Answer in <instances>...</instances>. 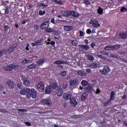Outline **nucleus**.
Returning a JSON list of instances; mask_svg holds the SVG:
<instances>
[{
    "instance_id": "f257e3e1",
    "label": "nucleus",
    "mask_w": 127,
    "mask_h": 127,
    "mask_svg": "<svg viewBox=\"0 0 127 127\" xmlns=\"http://www.w3.org/2000/svg\"><path fill=\"white\" fill-rule=\"evenodd\" d=\"M26 96L28 99L31 97L33 99H35L37 97V92L34 88H32L31 90L30 89V91L27 94Z\"/></svg>"
},
{
    "instance_id": "f03ea898",
    "label": "nucleus",
    "mask_w": 127,
    "mask_h": 127,
    "mask_svg": "<svg viewBox=\"0 0 127 127\" xmlns=\"http://www.w3.org/2000/svg\"><path fill=\"white\" fill-rule=\"evenodd\" d=\"M14 50V48H11V47H9L8 49L4 50L2 49L1 51H0V58L3 55V54L4 53L5 55L6 54H10L11 52H12Z\"/></svg>"
},
{
    "instance_id": "7ed1b4c3",
    "label": "nucleus",
    "mask_w": 127,
    "mask_h": 127,
    "mask_svg": "<svg viewBox=\"0 0 127 127\" xmlns=\"http://www.w3.org/2000/svg\"><path fill=\"white\" fill-rule=\"evenodd\" d=\"M19 68V65H15L14 64H9L3 67V69L5 71H12L13 69H16Z\"/></svg>"
},
{
    "instance_id": "20e7f679",
    "label": "nucleus",
    "mask_w": 127,
    "mask_h": 127,
    "mask_svg": "<svg viewBox=\"0 0 127 127\" xmlns=\"http://www.w3.org/2000/svg\"><path fill=\"white\" fill-rule=\"evenodd\" d=\"M110 71H111L110 67L108 65H105L104 68L102 70H100V72L102 75H107Z\"/></svg>"
},
{
    "instance_id": "39448f33",
    "label": "nucleus",
    "mask_w": 127,
    "mask_h": 127,
    "mask_svg": "<svg viewBox=\"0 0 127 127\" xmlns=\"http://www.w3.org/2000/svg\"><path fill=\"white\" fill-rule=\"evenodd\" d=\"M63 99L64 100V101H67V100H71L72 99V93H66L64 94L63 96Z\"/></svg>"
},
{
    "instance_id": "423d86ee",
    "label": "nucleus",
    "mask_w": 127,
    "mask_h": 127,
    "mask_svg": "<svg viewBox=\"0 0 127 127\" xmlns=\"http://www.w3.org/2000/svg\"><path fill=\"white\" fill-rule=\"evenodd\" d=\"M41 103L44 105H47V106H49V107L52 105V102H51V100L50 99H43L41 101Z\"/></svg>"
},
{
    "instance_id": "0eeeda50",
    "label": "nucleus",
    "mask_w": 127,
    "mask_h": 127,
    "mask_svg": "<svg viewBox=\"0 0 127 127\" xmlns=\"http://www.w3.org/2000/svg\"><path fill=\"white\" fill-rule=\"evenodd\" d=\"M7 85L10 89H13L14 86H15V83H14V81H11V80H9L7 81Z\"/></svg>"
},
{
    "instance_id": "6e6552de",
    "label": "nucleus",
    "mask_w": 127,
    "mask_h": 127,
    "mask_svg": "<svg viewBox=\"0 0 127 127\" xmlns=\"http://www.w3.org/2000/svg\"><path fill=\"white\" fill-rule=\"evenodd\" d=\"M70 103L71 106H73V107H76V105L78 104V102L76 101V98H75L74 97H72L70 99Z\"/></svg>"
},
{
    "instance_id": "1a4fd4ad",
    "label": "nucleus",
    "mask_w": 127,
    "mask_h": 127,
    "mask_svg": "<svg viewBox=\"0 0 127 127\" xmlns=\"http://www.w3.org/2000/svg\"><path fill=\"white\" fill-rule=\"evenodd\" d=\"M49 26V24H48V22L47 21H45L43 22L40 27L41 29H44V28H48Z\"/></svg>"
},
{
    "instance_id": "9d476101",
    "label": "nucleus",
    "mask_w": 127,
    "mask_h": 127,
    "mask_svg": "<svg viewBox=\"0 0 127 127\" xmlns=\"http://www.w3.org/2000/svg\"><path fill=\"white\" fill-rule=\"evenodd\" d=\"M57 90H58V96H59V97H61V96L63 95V89L61 88V86H59L57 87Z\"/></svg>"
},
{
    "instance_id": "9b49d317",
    "label": "nucleus",
    "mask_w": 127,
    "mask_h": 127,
    "mask_svg": "<svg viewBox=\"0 0 127 127\" xmlns=\"http://www.w3.org/2000/svg\"><path fill=\"white\" fill-rule=\"evenodd\" d=\"M29 92H30V89L26 88V89H22L20 92V94L21 95H24L26 94H28V93H29Z\"/></svg>"
},
{
    "instance_id": "f8f14e48",
    "label": "nucleus",
    "mask_w": 127,
    "mask_h": 127,
    "mask_svg": "<svg viewBox=\"0 0 127 127\" xmlns=\"http://www.w3.org/2000/svg\"><path fill=\"white\" fill-rule=\"evenodd\" d=\"M49 86H50L51 88H52L53 89H54V90H55L56 88H58L57 82L55 81L51 82L50 83V85Z\"/></svg>"
},
{
    "instance_id": "ddd939ff",
    "label": "nucleus",
    "mask_w": 127,
    "mask_h": 127,
    "mask_svg": "<svg viewBox=\"0 0 127 127\" xmlns=\"http://www.w3.org/2000/svg\"><path fill=\"white\" fill-rule=\"evenodd\" d=\"M54 64H56L57 65H60V64H64V65H65V64H68V62L67 61L63 62V61L58 60L54 62Z\"/></svg>"
},
{
    "instance_id": "4468645a",
    "label": "nucleus",
    "mask_w": 127,
    "mask_h": 127,
    "mask_svg": "<svg viewBox=\"0 0 127 127\" xmlns=\"http://www.w3.org/2000/svg\"><path fill=\"white\" fill-rule=\"evenodd\" d=\"M79 84V80L77 79H74L73 80H70L69 82V85L70 86H74V85H77Z\"/></svg>"
},
{
    "instance_id": "2eb2a0df",
    "label": "nucleus",
    "mask_w": 127,
    "mask_h": 127,
    "mask_svg": "<svg viewBox=\"0 0 127 127\" xmlns=\"http://www.w3.org/2000/svg\"><path fill=\"white\" fill-rule=\"evenodd\" d=\"M71 11L65 10L62 12V15L65 17L70 16Z\"/></svg>"
},
{
    "instance_id": "dca6fc26",
    "label": "nucleus",
    "mask_w": 127,
    "mask_h": 127,
    "mask_svg": "<svg viewBox=\"0 0 127 127\" xmlns=\"http://www.w3.org/2000/svg\"><path fill=\"white\" fill-rule=\"evenodd\" d=\"M92 89V86H91L90 84H88V85H87V87L84 88V91H86L85 92H87V93H91Z\"/></svg>"
},
{
    "instance_id": "f3484780",
    "label": "nucleus",
    "mask_w": 127,
    "mask_h": 127,
    "mask_svg": "<svg viewBox=\"0 0 127 127\" xmlns=\"http://www.w3.org/2000/svg\"><path fill=\"white\" fill-rule=\"evenodd\" d=\"M23 84L25 85V86H26L27 87H29V86H30V81L27 79L26 78H24L23 79Z\"/></svg>"
},
{
    "instance_id": "a211bd4d",
    "label": "nucleus",
    "mask_w": 127,
    "mask_h": 127,
    "mask_svg": "<svg viewBox=\"0 0 127 127\" xmlns=\"http://www.w3.org/2000/svg\"><path fill=\"white\" fill-rule=\"evenodd\" d=\"M78 46L80 48H81V49H83V50H89V49H90V46L87 45L84 46L83 45H79Z\"/></svg>"
},
{
    "instance_id": "6ab92c4d",
    "label": "nucleus",
    "mask_w": 127,
    "mask_h": 127,
    "mask_svg": "<svg viewBox=\"0 0 127 127\" xmlns=\"http://www.w3.org/2000/svg\"><path fill=\"white\" fill-rule=\"evenodd\" d=\"M88 95H89V93L88 92H84L82 94L81 96V100L82 101H85L86 99L87 98V97H88Z\"/></svg>"
},
{
    "instance_id": "aec40b11",
    "label": "nucleus",
    "mask_w": 127,
    "mask_h": 127,
    "mask_svg": "<svg viewBox=\"0 0 127 127\" xmlns=\"http://www.w3.org/2000/svg\"><path fill=\"white\" fill-rule=\"evenodd\" d=\"M45 93L46 94H49L51 93V87L49 85L46 86L45 89Z\"/></svg>"
},
{
    "instance_id": "412c9836",
    "label": "nucleus",
    "mask_w": 127,
    "mask_h": 127,
    "mask_svg": "<svg viewBox=\"0 0 127 127\" xmlns=\"http://www.w3.org/2000/svg\"><path fill=\"white\" fill-rule=\"evenodd\" d=\"M71 15H72V16H74V17H77V16H79V14L77 12L71 11H70V16Z\"/></svg>"
},
{
    "instance_id": "4be33fe9",
    "label": "nucleus",
    "mask_w": 127,
    "mask_h": 127,
    "mask_svg": "<svg viewBox=\"0 0 127 127\" xmlns=\"http://www.w3.org/2000/svg\"><path fill=\"white\" fill-rule=\"evenodd\" d=\"M113 50H119L120 48H121V45L117 44L112 46Z\"/></svg>"
},
{
    "instance_id": "5701e85b",
    "label": "nucleus",
    "mask_w": 127,
    "mask_h": 127,
    "mask_svg": "<svg viewBox=\"0 0 127 127\" xmlns=\"http://www.w3.org/2000/svg\"><path fill=\"white\" fill-rule=\"evenodd\" d=\"M73 27L70 26H64V30L65 31H70V30H72Z\"/></svg>"
},
{
    "instance_id": "b1692460",
    "label": "nucleus",
    "mask_w": 127,
    "mask_h": 127,
    "mask_svg": "<svg viewBox=\"0 0 127 127\" xmlns=\"http://www.w3.org/2000/svg\"><path fill=\"white\" fill-rule=\"evenodd\" d=\"M90 68H98L100 67V64H92L90 65Z\"/></svg>"
},
{
    "instance_id": "393cba45",
    "label": "nucleus",
    "mask_w": 127,
    "mask_h": 127,
    "mask_svg": "<svg viewBox=\"0 0 127 127\" xmlns=\"http://www.w3.org/2000/svg\"><path fill=\"white\" fill-rule=\"evenodd\" d=\"M42 41H43V39L41 38L39 40H37L35 42V44L36 46H38V45H41V43H42Z\"/></svg>"
},
{
    "instance_id": "a878e982",
    "label": "nucleus",
    "mask_w": 127,
    "mask_h": 127,
    "mask_svg": "<svg viewBox=\"0 0 127 127\" xmlns=\"http://www.w3.org/2000/svg\"><path fill=\"white\" fill-rule=\"evenodd\" d=\"M119 35L120 36V37H121V38H122V39H126V38H127V34L126 33H120L119 34Z\"/></svg>"
},
{
    "instance_id": "bb28decb",
    "label": "nucleus",
    "mask_w": 127,
    "mask_h": 127,
    "mask_svg": "<svg viewBox=\"0 0 127 127\" xmlns=\"http://www.w3.org/2000/svg\"><path fill=\"white\" fill-rule=\"evenodd\" d=\"M62 87L64 90H66L68 88V83L66 82H64L62 85Z\"/></svg>"
},
{
    "instance_id": "cd10ccee",
    "label": "nucleus",
    "mask_w": 127,
    "mask_h": 127,
    "mask_svg": "<svg viewBox=\"0 0 127 127\" xmlns=\"http://www.w3.org/2000/svg\"><path fill=\"white\" fill-rule=\"evenodd\" d=\"M81 85H82V86H89V85H90V84H89V83H88L87 81H86L85 80H83L81 81Z\"/></svg>"
},
{
    "instance_id": "c85d7f7f",
    "label": "nucleus",
    "mask_w": 127,
    "mask_h": 127,
    "mask_svg": "<svg viewBox=\"0 0 127 127\" xmlns=\"http://www.w3.org/2000/svg\"><path fill=\"white\" fill-rule=\"evenodd\" d=\"M103 11H104V9L102 8L101 6H99L97 10V12L99 13V14H103Z\"/></svg>"
},
{
    "instance_id": "c756f323",
    "label": "nucleus",
    "mask_w": 127,
    "mask_h": 127,
    "mask_svg": "<svg viewBox=\"0 0 127 127\" xmlns=\"http://www.w3.org/2000/svg\"><path fill=\"white\" fill-rule=\"evenodd\" d=\"M86 58L87 60H89L90 61H94L95 60V58L93 56H86Z\"/></svg>"
},
{
    "instance_id": "7c9ffc66",
    "label": "nucleus",
    "mask_w": 127,
    "mask_h": 127,
    "mask_svg": "<svg viewBox=\"0 0 127 127\" xmlns=\"http://www.w3.org/2000/svg\"><path fill=\"white\" fill-rule=\"evenodd\" d=\"M98 58H100L101 59H103V60H105V61H107V60H109L108 59H107V58L102 55H97Z\"/></svg>"
},
{
    "instance_id": "2f4dec72",
    "label": "nucleus",
    "mask_w": 127,
    "mask_h": 127,
    "mask_svg": "<svg viewBox=\"0 0 127 127\" xmlns=\"http://www.w3.org/2000/svg\"><path fill=\"white\" fill-rule=\"evenodd\" d=\"M93 26H94V27H98V26H100V24H98V21L96 20L93 21Z\"/></svg>"
},
{
    "instance_id": "473e14b6",
    "label": "nucleus",
    "mask_w": 127,
    "mask_h": 127,
    "mask_svg": "<svg viewBox=\"0 0 127 127\" xmlns=\"http://www.w3.org/2000/svg\"><path fill=\"white\" fill-rule=\"evenodd\" d=\"M104 49L106 50L107 51H109L110 50H114L113 48V46H106L105 47Z\"/></svg>"
},
{
    "instance_id": "72a5a7b5",
    "label": "nucleus",
    "mask_w": 127,
    "mask_h": 127,
    "mask_svg": "<svg viewBox=\"0 0 127 127\" xmlns=\"http://www.w3.org/2000/svg\"><path fill=\"white\" fill-rule=\"evenodd\" d=\"M77 74L80 75V76H86L87 75V73H84L83 71L82 70H79L78 71Z\"/></svg>"
},
{
    "instance_id": "f704fd0d",
    "label": "nucleus",
    "mask_w": 127,
    "mask_h": 127,
    "mask_svg": "<svg viewBox=\"0 0 127 127\" xmlns=\"http://www.w3.org/2000/svg\"><path fill=\"white\" fill-rule=\"evenodd\" d=\"M44 61L45 60L44 59L39 60L37 62L38 65H39V66H40V65H43V63H44Z\"/></svg>"
},
{
    "instance_id": "c9c22d12",
    "label": "nucleus",
    "mask_w": 127,
    "mask_h": 127,
    "mask_svg": "<svg viewBox=\"0 0 127 127\" xmlns=\"http://www.w3.org/2000/svg\"><path fill=\"white\" fill-rule=\"evenodd\" d=\"M55 35H60V34L61 33V32L60 31L54 30V31L53 32Z\"/></svg>"
},
{
    "instance_id": "e433bc0d",
    "label": "nucleus",
    "mask_w": 127,
    "mask_h": 127,
    "mask_svg": "<svg viewBox=\"0 0 127 127\" xmlns=\"http://www.w3.org/2000/svg\"><path fill=\"white\" fill-rule=\"evenodd\" d=\"M46 31H47V32H48L49 33L50 32H53V31H54V29L51 28H47Z\"/></svg>"
},
{
    "instance_id": "4c0bfd02",
    "label": "nucleus",
    "mask_w": 127,
    "mask_h": 127,
    "mask_svg": "<svg viewBox=\"0 0 127 127\" xmlns=\"http://www.w3.org/2000/svg\"><path fill=\"white\" fill-rule=\"evenodd\" d=\"M23 63H24V64H28V63H32V62L31 61L27 60V59H24Z\"/></svg>"
},
{
    "instance_id": "58836bf2",
    "label": "nucleus",
    "mask_w": 127,
    "mask_h": 127,
    "mask_svg": "<svg viewBox=\"0 0 127 127\" xmlns=\"http://www.w3.org/2000/svg\"><path fill=\"white\" fill-rule=\"evenodd\" d=\"M54 2L56 3H58V4H61V5H63V2L62 0H54Z\"/></svg>"
},
{
    "instance_id": "ea45409f",
    "label": "nucleus",
    "mask_w": 127,
    "mask_h": 127,
    "mask_svg": "<svg viewBox=\"0 0 127 127\" xmlns=\"http://www.w3.org/2000/svg\"><path fill=\"white\" fill-rule=\"evenodd\" d=\"M114 97H115V92L112 91L110 95V100L112 101V100H114Z\"/></svg>"
},
{
    "instance_id": "a19ab883",
    "label": "nucleus",
    "mask_w": 127,
    "mask_h": 127,
    "mask_svg": "<svg viewBox=\"0 0 127 127\" xmlns=\"http://www.w3.org/2000/svg\"><path fill=\"white\" fill-rule=\"evenodd\" d=\"M35 67H36V65H35V64H32L31 65H29L28 66V68L29 69H33V68H35Z\"/></svg>"
},
{
    "instance_id": "79ce46f5",
    "label": "nucleus",
    "mask_w": 127,
    "mask_h": 127,
    "mask_svg": "<svg viewBox=\"0 0 127 127\" xmlns=\"http://www.w3.org/2000/svg\"><path fill=\"white\" fill-rule=\"evenodd\" d=\"M17 87L19 89H22V83L21 82H19L17 84Z\"/></svg>"
},
{
    "instance_id": "37998d69",
    "label": "nucleus",
    "mask_w": 127,
    "mask_h": 127,
    "mask_svg": "<svg viewBox=\"0 0 127 127\" xmlns=\"http://www.w3.org/2000/svg\"><path fill=\"white\" fill-rule=\"evenodd\" d=\"M44 85V83H43V82H42V81L40 82L37 85V88L40 89V87H42V86H43Z\"/></svg>"
},
{
    "instance_id": "c03bdc74",
    "label": "nucleus",
    "mask_w": 127,
    "mask_h": 127,
    "mask_svg": "<svg viewBox=\"0 0 127 127\" xmlns=\"http://www.w3.org/2000/svg\"><path fill=\"white\" fill-rule=\"evenodd\" d=\"M66 74L67 73L66 72V71H64L62 72V73L60 74V76H61L62 77H65Z\"/></svg>"
},
{
    "instance_id": "a18cd8bd",
    "label": "nucleus",
    "mask_w": 127,
    "mask_h": 127,
    "mask_svg": "<svg viewBox=\"0 0 127 127\" xmlns=\"http://www.w3.org/2000/svg\"><path fill=\"white\" fill-rule=\"evenodd\" d=\"M72 44L73 46H77V45H78V41L76 40H73L72 42Z\"/></svg>"
},
{
    "instance_id": "49530a36",
    "label": "nucleus",
    "mask_w": 127,
    "mask_h": 127,
    "mask_svg": "<svg viewBox=\"0 0 127 127\" xmlns=\"http://www.w3.org/2000/svg\"><path fill=\"white\" fill-rule=\"evenodd\" d=\"M46 11H42V10H40L39 12V15H43V14H45L46 13Z\"/></svg>"
},
{
    "instance_id": "de8ad7c7",
    "label": "nucleus",
    "mask_w": 127,
    "mask_h": 127,
    "mask_svg": "<svg viewBox=\"0 0 127 127\" xmlns=\"http://www.w3.org/2000/svg\"><path fill=\"white\" fill-rule=\"evenodd\" d=\"M3 28H4L5 32H7V29H8V28H9V27L7 25H4L3 26Z\"/></svg>"
},
{
    "instance_id": "09e8293b",
    "label": "nucleus",
    "mask_w": 127,
    "mask_h": 127,
    "mask_svg": "<svg viewBox=\"0 0 127 127\" xmlns=\"http://www.w3.org/2000/svg\"><path fill=\"white\" fill-rule=\"evenodd\" d=\"M111 99H110V100L107 101L106 102H105L103 103L104 106H108V105H110V102H111Z\"/></svg>"
},
{
    "instance_id": "8fccbe9b",
    "label": "nucleus",
    "mask_w": 127,
    "mask_h": 127,
    "mask_svg": "<svg viewBox=\"0 0 127 127\" xmlns=\"http://www.w3.org/2000/svg\"><path fill=\"white\" fill-rule=\"evenodd\" d=\"M110 57H112V58H116V59H118V56H116V55L110 54Z\"/></svg>"
},
{
    "instance_id": "3c124183",
    "label": "nucleus",
    "mask_w": 127,
    "mask_h": 127,
    "mask_svg": "<svg viewBox=\"0 0 127 127\" xmlns=\"http://www.w3.org/2000/svg\"><path fill=\"white\" fill-rule=\"evenodd\" d=\"M34 27L35 29H36V30H38V29H39V25H34Z\"/></svg>"
},
{
    "instance_id": "603ef678",
    "label": "nucleus",
    "mask_w": 127,
    "mask_h": 127,
    "mask_svg": "<svg viewBox=\"0 0 127 127\" xmlns=\"http://www.w3.org/2000/svg\"><path fill=\"white\" fill-rule=\"evenodd\" d=\"M125 11H127V8H126V7H123L122 8H121V11L123 12V11H125Z\"/></svg>"
},
{
    "instance_id": "864d4df0",
    "label": "nucleus",
    "mask_w": 127,
    "mask_h": 127,
    "mask_svg": "<svg viewBox=\"0 0 127 127\" xmlns=\"http://www.w3.org/2000/svg\"><path fill=\"white\" fill-rule=\"evenodd\" d=\"M86 33H87V34H90V33H92V31H91V29H88L86 30Z\"/></svg>"
},
{
    "instance_id": "5fc2aeb1",
    "label": "nucleus",
    "mask_w": 127,
    "mask_h": 127,
    "mask_svg": "<svg viewBox=\"0 0 127 127\" xmlns=\"http://www.w3.org/2000/svg\"><path fill=\"white\" fill-rule=\"evenodd\" d=\"M85 4H90V1L88 0H83Z\"/></svg>"
},
{
    "instance_id": "6e6d98bb",
    "label": "nucleus",
    "mask_w": 127,
    "mask_h": 127,
    "mask_svg": "<svg viewBox=\"0 0 127 127\" xmlns=\"http://www.w3.org/2000/svg\"><path fill=\"white\" fill-rule=\"evenodd\" d=\"M25 124L28 127H30V126H31V123H30V122H25Z\"/></svg>"
},
{
    "instance_id": "4d7b16f0",
    "label": "nucleus",
    "mask_w": 127,
    "mask_h": 127,
    "mask_svg": "<svg viewBox=\"0 0 127 127\" xmlns=\"http://www.w3.org/2000/svg\"><path fill=\"white\" fill-rule=\"evenodd\" d=\"M17 46V44H15L14 45H12L11 47V48H16V47Z\"/></svg>"
},
{
    "instance_id": "13d9d810",
    "label": "nucleus",
    "mask_w": 127,
    "mask_h": 127,
    "mask_svg": "<svg viewBox=\"0 0 127 127\" xmlns=\"http://www.w3.org/2000/svg\"><path fill=\"white\" fill-rule=\"evenodd\" d=\"M8 12H9L8 8L7 7V8H6V9L5 10V13L8 14Z\"/></svg>"
},
{
    "instance_id": "bf43d9fd",
    "label": "nucleus",
    "mask_w": 127,
    "mask_h": 127,
    "mask_svg": "<svg viewBox=\"0 0 127 127\" xmlns=\"http://www.w3.org/2000/svg\"><path fill=\"white\" fill-rule=\"evenodd\" d=\"M95 46H96V44L95 43H91V47H92V48H94Z\"/></svg>"
},
{
    "instance_id": "052dcab7",
    "label": "nucleus",
    "mask_w": 127,
    "mask_h": 127,
    "mask_svg": "<svg viewBox=\"0 0 127 127\" xmlns=\"http://www.w3.org/2000/svg\"><path fill=\"white\" fill-rule=\"evenodd\" d=\"M0 113H6V111L4 109H0Z\"/></svg>"
},
{
    "instance_id": "680f3d73",
    "label": "nucleus",
    "mask_w": 127,
    "mask_h": 127,
    "mask_svg": "<svg viewBox=\"0 0 127 127\" xmlns=\"http://www.w3.org/2000/svg\"><path fill=\"white\" fill-rule=\"evenodd\" d=\"M80 36H83L84 35V33L82 31H79Z\"/></svg>"
},
{
    "instance_id": "e2e57ef3",
    "label": "nucleus",
    "mask_w": 127,
    "mask_h": 127,
    "mask_svg": "<svg viewBox=\"0 0 127 127\" xmlns=\"http://www.w3.org/2000/svg\"><path fill=\"white\" fill-rule=\"evenodd\" d=\"M29 45L28 44H27L26 47V50H29Z\"/></svg>"
},
{
    "instance_id": "0e129e2a",
    "label": "nucleus",
    "mask_w": 127,
    "mask_h": 127,
    "mask_svg": "<svg viewBox=\"0 0 127 127\" xmlns=\"http://www.w3.org/2000/svg\"><path fill=\"white\" fill-rule=\"evenodd\" d=\"M123 124L125 126H126V127H127V122L126 121H124Z\"/></svg>"
},
{
    "instance_id": "69168bd1",
    "label": "nucleus",
    "mask_w": 127,
    "mask_h": 127,
    "mask_svg": "<svg viewBox=\"0 0 127 127\" xmlns=\"http://www.w3.org/2000/svg\"><path fill=\"white\" fill-rule=\"evenodd\" d=\"M18 111L19 112H25V110H24V109H18Z\"/></svg>"
},
{
    "instance_id": "338daca9",
    "label": "nucleus",
    "mask_w": 127,
    "mask_h": 127,
    "mask_svg": "<svg viewBox=\"0 0 127 127\" xmlns=\"http://www.w3.org/2000/svg\"><path fill=\"white\" fill-rule=\"evenodd\" d=\"M84 43H85V44H89V41H88V40H84Z\"/></svg>"
},
{
    "instance_id": "774afa93",
    "label": "nucleus",
    "mask_w": 127,
    "mask_h": 127,
    "mask_svg": "<svg viewBox=\"0 0 127 127\" xmlns=\"http://www.w3.org/2000/svg\"><path fill=\"white\" fill-rule=\"evenodd\" d=\"M58 68H62V69H63V68H64V66L62 65H59L58 66Z\"/></svg>"
}]
</instances>
